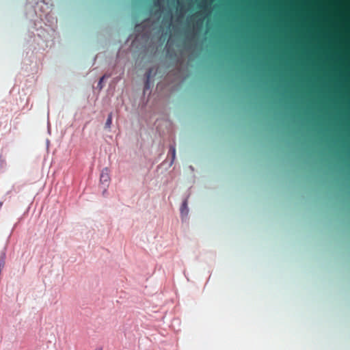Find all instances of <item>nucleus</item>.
I'll return each instance as SVG.
<instances>
[{
  "instance_id": "0eeeda50",
  "label": "nucleus",
  "mask_w": 350,
  "mask_h": 350,
  "mask_svg": "<svg viewBox=\"0 0 350 350\" xmlns=\"http://www.w3.org/2000/svg\"><path fill=\"white\" fill-rule=\"evenodd\" d=\"M2 205H3V202H0V208H1Z\"/></svg>"
},
{
  "instance_id": "423d86ee",
  "label": "nucleus",
  "mask_w": 350,
  "mask_h": 350,
  "mask_svg": "<svg viewBox=\"0 0 350 350\" xmlns=\"http://www.w3.org/2000/svg\"><path fill=\"white\" fill-rule=\"evenodd\" d=\"M105 77H106V75H104V76H103V77L100 79V80H99V81H98V87H100V88H102V87H103V85H102V83H103V79H104Z\"/></svg>"
},
{
  "instance_id": "39448f33",
  "label": "nucleus",
  "mask_w": 350,
  "mask_h": 350,
  "mask_svg": "<svg viewBox=\"0 0 350 350\" xmlns=\"http://www.w3.org/2000/svg\"><path fill=\"white\" fill-rule=\"evenodd\" d=\"M187 209V201H184L183 204H182V206H181V208H180V211H181V213L183 214L185 211Z\"/></svg>"
},
{
  "instance_id": "f03ea898",
  "label": "nucleus",
  "mask_w": 350,
  "mask_h": 350,
  "mask_svg": "<svg viewBox=\"0 0 350 350\" xmlns=\"http://www.w3.org/2000/svg\"><path fill=\"white\" fill-rule=\"evenodd\" d=\"M169 154L172 156V163L174 162L176 157V148L174 146H171L169 150Z\"/></svg>"
},
{
  "instance_id": "20e7f679",
  "label": "nucleus",
  "mask_w": 350,
  "mask_h": 350,
  "mask_svg": "<svg viewBox=\"0 0 350 350\" xmlns=\"http://www.w3.org/2000/svg\"><path fill=\"white\" fill-rule=\"evenodd\" d=\"M150 75H151V70L148 71L146 74V83L145 85L146 88H148V83H149V79L150 77Z\"/></svg>"
},
{
  "instance_id": "7ed1b4c3",
  "label": "nucleus",
  "mask_w": 350,
  "mask_h": 350,
  "mask_svg": "<svg viewBox=\"0 0 350 350\" xmlns=\"http://www.w3.org/2000/svg\"><path fill=\"white\" fill-rule=\"evenodd\" d=\"M112 123V113H110L108 116L107 121L105 122V128L109 129Z\"/></svg>"
},
{
  "instance_id": "f257e3e1",
  "label": "nucleus",
  "mask_w": 350,
  "mask_h": 350,
  "mask_svg": "<svg viewBox=\"0 0 350 350\" xmlns=\"http://www.w3.org/2000/svg\"><path fill=\"white\" fill-rule=\"evenodd\" d=\"M100 182L103 183H109V181L110 180V176H109V170L107 168H105L103 170L101 174H100Z\"/></svg>"
}]
</instances>
